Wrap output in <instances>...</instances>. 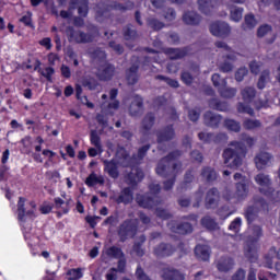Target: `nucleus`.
Returning a JSON list of instances; mask_svg holds the SVG:
<instances>
[{
  "label": "nucleus",
  "mask_w": 280,
  "mask_h": 280,
  "mask_svg": "<svg viewBox=\"0 0 280 280\" xmlns=\"http://www.w3.org/2000/svg\"><path fill=\"white\" fill-rule=\"evenodd\" d=\"M201 224L205 229H208V231H215V229H218V223L211 217H203Z\"/></svg>",
  "instance_id": "de8ad7c7"
},
{
  "label": "nucleus",
  "mask_w": 280,
  "mask_h": 280,
  "mask_svg": "<svg viewBox=\"0 0 280 280\" xmlns=\"http://www.w3.org/2000/svg\"><path fill=\"white\" fill-rule=\"evenodd\" d=\"M182 156H183V151L174 150L164 158L166 159V161H170L172 163V161H178V159H180Z\"/></svg>",
  "instance_id": "e2e57ef3"
},
{
  "label": "nucleus",
  "mask_w": 280,
  "mask_h": 280,
  "mask_svg": "<svg viewBox=\"0 0 280 280\" xmlns=\"http://www.w3.org/2000/svg\"><path fill=\"white\" fill-rule=\"evenodd\" d=\"M143 171L140 168H131V171H127L125 183L130 185V187H137V185L143 180Z\"/></svg>",
  "instance_id": "4468645a"
},
{
  "label": "nucleus",
  "mask_w": 280,
  "mask_h": 280,
  "mask_svg": "<svg viewBox=\"0 0 280 280\" xmlns=\"http://www.w3.org/2000/svg\"><path fill=\"white\" fill-rule=\"evenodd\" d=\"M147 25L153 30V32H161V30H163V27H165V23L161 22L159 19L156 18H149L147 20Z\"/></svg>",
  "instance_id": "79ce46f5"
},
{
  "label": "nucleus",
  "mask_w": 280,
  "mask_h": 280,
  "mask_svg": "<svg viewBox=\"0 0 280 280\" xmlns=\"http://www.w3.org/2000/svg\"><path fill=\"white\" fill-rule=\"evenodd\" d=\"M243 128L245 130H257V128H261V121L257 119L246 118L243 121Z\"/></svg>",
  "instance_id": "37998d69"
},
{
  "label": "nucleus",
  "mask_w": 280,
  "mask_h": 280,
  "mask_svg": "<svg viewBox=\"0 0 280 280\" xmlns=\"http://www.w3.org/2000/svg\"><path fill=\"white\" fill-rule=\"evenodd\" d=\"M91 143L92 145H95V148H97L98 150L100 148H102V141L96 130L91 131Z\"/></svg>",
  "instance_id": "052dcab7"
},
{
  "label": "nucleus",
  "mask_w": 280,
  "mask_h": 280,
  "mask_svg": "<svg viewBox=\"0 0 280 280\" xmlns=\"http://www.w3.org/2000/svg\"><path fill=\"white\" fill-rule=\"evenodd\" d=\"M165 54L170 60H180L189 54V48H166Z\"/></svg>",
  "instance_id": "aec40b11"
},
{
  "label": "nucleus",
  "mask_w": 280,
  "mask_h": 280,
  "mask_svg": "<svg viewBox=\"0 0 280 280\" xmlns=\"http://www.w3.org/2000/svg\"><path fill=\"white\" fill-rule=\"evenodd\" d=\"M257 26V20L255 19V15L247 14L245 15L244 24L242 25L243 30H254V27Z\"/></svg>",
  "instance_id": "49530a36"
},
{
  "label": "nucleus",
  "mask_w": 280,
  "mask_h": 280,
  "mask_svg": "<svg viewBox=\"0 0 280 280\" xmlns=\"http://www.w3.org/2000/svg\"><path fill=\"white\" fill-rule=\"evenodd\" d=\"M220 190L213 187L206 192L205 207L206 209H218L220 205Z\"/></svg>",
  "instance_id": "9b49d317"
},
{
  "label": "nucleus",
  "mask_w": 280,
  "mask_h": 280,
  "mask_svg": "<svg viewBox=\"0 0 280 280\" xmlns=\"http://www.w3.org/2000/svg\"><path fill=\"white\" fill-rule=\"evenodd\" d=\"M126 79L128 84H137L139 82V63H133L127 71H126Z\"/></svg>",
  "instance_id": "c85d7f7f"
},
{
  "label": "nucleus",
  "mask_w": 280,
  "mask_h": 280,
  "mask_svg": "<svg viewBox=\"0 0 280 280\" xmlns=\"http://www.w3.org/2000/svg\"><path fill=\"white\" fill-rule=\"evenodd\" d=\"M177 205L182 209H187L188 207H191V197L182 196L177 199Z\"/></svg>",
  "instance_id": "4d7b16f0"
},
{
  "label": "nucleus",
  "mask_w": 280,
  "mask_h": 280,
  "mask_svg": "<svg viewBox=\"0 0 280 280\" xmlns=\"http://www.w3.org/2000/svg\"><path fill=\"white\" fill-rule=\"evenodd\" d=\"M105 254L107 257H113L114 259H121L124 257V252L117 246L108 247Z\"/></svg>",
  "instance_id": "a18cd8bd"
},
{
  "label": "nucleus",
  "mask_w": 280,
  "mask_h": 280,
  "mask_svg": "<svg viewBox=\"0 0 280 280\" xmlns=\"http://www.w3.org/2000/svg\"><path fill=\"white\" fill-rule=\"evenodd\" d=\"M78 14H80V16L86 18L89 14V0H82V3L78 7Z\"/></svg>",
  "instance_id": "13d9d810"
},
{
  "label": "nucleus",
  "mask_w": 280,
  "mask_h": 280,
  "mask_svg": "<svg viewBox=\"0 0 280 280\" xmlns=\"http://www.w3.org/2000/svg\"><path fill=\"white\" fill-rule=\"evenodd\" d=\"M266 205V200L261 197H254V206H250L245 211V218L250 224L252 222H255L257 220V211L259 210V207H264Z\"/></svg>",
  "instance_id": "f8f14e48"
},
{
  "label": "nucleus",
  "mask_w": 280,
  "mask_h": 280,
  "mask_svg": "<svg viewBox=\"0 0 280 280\" xmlns=\"http://www.w3.org/2000/svg\"><path fill=\"white\" fill-rule=\"evenodd\" d=\"M215 268L219 272H231L235 268V259L231 256H221L215 260Z\"/></svg>",
  "instance_id": "ddd939ff"
},
{
  "label": "nucleus",
  "mask_w": 280,
  "mask_h": 280,
  "mask_svg": "<svg viewBox=\"0 0 280 280\" xmlns=\"http://www.w3.org/2000/svg\"><path fill=\"white\" fill-rule=\"evenodd\" d=\"M171 231L173 233H177L178 235H189V233H194V225L189 222H182L171 226Z\"/></svg>",
  "instance_id": "5701e85b"
},
{
  "label": "nucleus",
  "mask_w": 280,
  "mask_h": 280,
  "mask_svg": "<svg viewBox=\"0 0 280 280\" xmlns=\"http://www.w3.org/2000/svg\"><path fill=\"white\" fill-rule=\"evenodd\" d=\"M139 233V221L137 219H127L118 228L119 242L133 240Z\"/></svg>",
  "instance_id": "7ed1b4c3"
},
{
  "label": "nucleus",
  "mask_w": 280,
  "mask_h": 280,
  "mask_svg": "<svg viewBox=\"0 0 280 280\" xmlns=\"http://www.w3.org/2000/svg\"><path fill=\"white\" fill-rule=\"evenodd\" d=\"M246 75H248V68H246V67L240 68L235 72V80H236V82H243L244 78H246Z\"/></svg>",
  "instance_id": "bf43d9fd"
},
{
  "label": "nucleus",
  "mask_w": 280,
  "mask_h": 280,
  "mask_svg": "<svg viewBox=\"0 0 280 280\" xmlns=\"http://www.w3.org/2000/svg\"><path fill=\"white\" fill-rule=\"evenodd\" d=\"M272 155L268 152H259L254 158V163L258 170H265V167L270 163Z\"/></svg>",
  "instance_id": "412c9836"
},
{
  "label": "nucleus",
  "mask_w": 280,
  "mask_h": 280,
  "mask_svg": "<svg viewBox=\"0 0 280 280\" xmlns=\"http://www.w3.org/2000/svg\"><path fill=\"white\" fill-rule=\"evenodd\" d=\"M213 8H215L213 0H198V9L202 14L209 16L213 12Z\"/></svg>",
  "instance_id": "72a5a7b5"
},
{
  "label": "nucleus",
  "mask_w": 280,
  "mask_h": 280,
  "mask_svg": "<svg viewBox=\"0 0 280 280\" xmlns=\"http://www.w3.org/2000/svg\"><path fill=\"white\" fill-rule=\"evenodd\" d=\"M158 143H167L168 141H174L176 139V129L174 125H167L162 127L155 132Z\"/></svg>",
  "instance_id": "1a4fd4ad"
},
{
  "label": "nucleus",
  "mask_w": 280,
  "mask_h": 280,
  "mask_svg": "<svg viewBox=\"0 0 280 280\" xmlns=\"http://www.w3.org/2000/svg\"><path fill=\"white\" fill-rule=\"evenodd\" d=\"M258 279L259 280H277V273H272L270 271H264V270H260L258 272Z\"/></svg>",
  "instance_id": "680f3d73"
},
{
  "label": "nucleus",
  "mask_w": 280,
  "mask_h": 280,
  "mask_svg": "<svg viewBox=\"0 0 280 280\" xmlns=\"http://www.w3.org/2000/svg\"><path fill=\"white\" fill-rule=\"evenodd\" d=\"M135 9V2L127 1L125 3L114 2L109 5V10H116L117 12H128V10Z\"/></svg>",
  "instance_id": "f704fd0d"
},
{
  "label": "nucleus",
  "mask_w": 280,
  "mask_h": 280,
  "mask_svg": "<svg viewBox=\"0 0 280 280\" xmlns=\"http://www.w3.org/2000/svg\"><path fill=\"white\" fill-rule=\"evenodd\" d=\"M272 32V26L269 24L260 25L257 30V36L258 38H264V36H268Z\"/></svg>",
  "instance_id": "864d4df0"
},
{
  "label": "nucleus",
  "mask_w": 280,
  "mask_h": 280,
  "mask_svg": "<svg viewBox=\"0 0 280 280\" xmlns=\"http://www.w3.org/2000/svg\"><path fill=\"white\" fill-rule=\"evenodd\" d=\"M233 69H234L233 63L229 60H224L219 65V70L221 71V73H231Z\"/></svg>",
  "instance_id": "6e6d98bb"
},
{
  "label": "nucleus",
  "mask_w": 280,
  "mask_h": 280,
  "mask_svg": "<svg viewBox=\"0 0 280 280\" xmlns=\"http://www.w3.org/2000/svg\"><path fill=\"white\" fill-rule=\"evenodd\" d=\"M164 280H185V275L176 269H167L163 273Z\"/></svg>",
  "instance_id": "e433bc0d"
},
{
  "label": "nucleus",
  "mask_w": 280,
  "mask_h": 280,
  "mask_svg": "<svg viewBox=\"0 0 280 280\" xmlns=\"http://www.w3.org/2000/svg\"><path fill=\"white\" fill-rule=\"evenodd\" d=\"M195 255L197 259H200L201 261H209L211 258V248L207 245H197L195 247Z\"/></svg>",
  "instance_id": "cd10ccee"
},
{
  "label": "nucleus",
  "mask_w": 280,
  "mask_h": 280,
  "mask_svg": "<svg viewBox=\"0 0 280 280\" xmlns=\"http://www.w3.org/2000/svg\"><path fill=\"white\" fill-rule=\"evenodd\" d=\"M200 176L206 183H213L214 180H218V172H215V168L211 166H203L201 168Z\"/></svg>",
  "instance_id": "393cba45"
},
{
  "label": "nucleus",
  "mask_w": 280,
  "mask_h": 280,
  "mask_svg": "<svg viewBox=\"0 0 280 280\" xmlns=\"http://www.w3.org/2000/svg\"><path fill=\"white\" fill-rule=\"evenodd\" d=\"M244 256L246 259H248V261H250V264H255L257 259H259L255 243H246V246L244 247Z\"/></svg>",
  "instance_id": "a878e982"
},
{
  "label": "nucleus",
  "mask_w": 280,
  "mask_h": 280,
  "mask_svg": "<svg viewBox=\"0 0 280 280\" xmlns=\"http://www.w3.org/2000/svg\"><path fill=\"white\" fill-rule=\"evenodd\" d=\"M210 32L213 36H229L231 26L225 22H214L210 24Z\"/></svg>",
  "instance_id": "a211bd4d"
},
{
  "label": "nucleus",
  "mask_w": 280,
  "mask_h": 280,
  "mask_svg": "<svg viewBox=\"0 0 280 280\" xmlns=\"http://www.w3.org/2000/svg\"><path fill=\"white\" fill-rule=\"evenodd\" d=\"M264 237V230L260 225H252L250 235L247 236V244H257Z\"/></svg>",
  "instance_id": "b1692460"
},
{
  "label": "nucleus",
  "mask_w": 280,
  "mask_h": 280,
  "mask_svg": "<svg viewBox=\"0 0 280 280\" xmlns=\"http://www.w3.org/2000/svg\"><path fill=\"white\" fill-rule=\"evenodd\" d=\"M143 97L135 95L129 106V115H131V117H141V115H143Z\"/></svg>",
  "instance_id": "f3484780"
},
{
  "label": "nucleus",
  "mask_w": 280,
  "mask_h": 280,
  "mask_svg": "<svg viewBox=\"0 0 280 280\" xmlns=\"http://www.w3.org/2000/svg\"><path fill=\"white\" fill-rule=\"evenodd\" d=\"M176 253V246L171 243L162 242L153 247V255L158 259H167Z\"/></svg>",
  "instance_id": "0eeeda50"
},
{
  "label": "nucleus",
  "mask_w": 280,
  "mask_h": 280,
  "mask_svg": "<svg viewBox=\"0 0 280 280\" xmlns=\"http://www.w3.org/2000/svg\"><path fill=\"white\" fill-rule=\"evenodd\" d=\"M85 185H88V187H94V185H104V177L92 173L86 177Z\"/></svg>",
  "instance_id": "ea45409f"
},
{
  "label": "nucleus",
  "mask_w": 280,
  "mask_h": 280,
  "mask_svg": "<svg viewBox=\"0 0 280 280\" xmlns=\"http://www.w3.org/2000/svg\"><path fill=\"white\" fill-rule=\"evenodd\" d=\"M188 118L190 121H198L200 119V108L195 107L188 110Z\"/></svg>",
  "instance_id": "0e129e2a"
},
{
  "label": "nucleus",
  "mask_w": 280,
  "mask_h": 280,
  "mask_svg": "<svg viewBox=\"0 0 280 280\" xmlns=\"http://www.w3.org/2000/svg\"><path fill=\"white\" fill-rule=\"evenodd\" d=\"M248 196V180L236 183V197L238 200H244Z\"/></svg>",
  "instance_id": "c9c22d12"
},
{
  "label": "nucleus",
  "mask_w": 280,
  "mask_h": 280,
  "mask_svg": "<svg viewBox=\"0 0 280 280\" xmlns=\"http://www.w3.org/2000/svg\"><path fill=\"white\" fill-rule=\"evenodd\" d=\"M132 189L130 187H126L121 190L120 195L116 198L117 205H129L133 200Z\"/></svg>",
  "instance_id": "c756f323"
},
{
  "label": "nucleus",
  "mask_w": 280,
  "mask_h": 280,
  "mask_svg": "<svg viewBox=\"0 0 280 280\" xmlns=\"http://www.w3.org/2000/svg\"><path fill=\"white\" fill-rule=\"evenodd\" d=\"M246 279V270L240 268L234 275L231 277V280H245Z\"/></svg>",
  "instance_id": "774afa93"
},
{
  "label": "nucleus",
  "mask_w": 280,
  "mask_h": 280,
  "mask_svg": "<svg viewBox=\"0 0 280 280\" xmlns=\"http://www.w3.org/2000/svg\"><path fill=\"white\" fill-rule=\"evenodd\" d=\"M208 106L212 110H219L220 113H226L230 108L226 101H222L218 97L210 98L208 101Z\"/></svg>",
  "instance_id": "4be33fe9"
},
{
  "label": "nucleus",
  "mask_w": 280,
  "mask_h": 280,
  "mask_svg": "<svg viewBox=\"0 0 280 280\" xmlns=\"http://www.w3.org/2000/svg\"><path fill=\"white\" fill-rule=\"evenodd\" d=\"M136 200L139 207H142L143 209H152L153 207H156V201L154 198L145 195L137 196Z\"/></svg>",
  "instance_id": "7c9ffc66"
},
{
  "label": "nucleus",
  "mask_w": 280,
  "mask_h": 280,
  "mask_svg": "<svg viewBox=\"0 0 280 280\" xmlns=\"http://www.w3.org/2000/svg\"><path fill=\"white\" fill-rule=\"evenodd\" d=\"M243 12H244V9H242V8H232L231 9L232 21H235V23H240V21H242Z\"/></svg>",
  "instance_id": "5fc2aeb1"
},
{
  "label": "nucleus",
  "mask_w": 280,
  "mask_h": 280,
  "mask_svg": "<svg viewBox=\"0 0 280 280\" xmlns=\"http://www.w3.org/2000/svg\"><path fill=\"white\" fill-rule=\"evenodd\" d=\"M183 167V162H175L172 164L167 158H162L156 166V174L162 176L163 178H167L170 176H176L177 172H180Z\"/></svg>",
  "instance_id": "20e7f679"
},
{
  "label": "nucleus",
  "mask_w": 280,
  "mask_h": 280,
  "mask_svg": "<svg viewBox=\"0 0 280 280\" xmlns=\"http://www.w3.org/2000/svg\"><path fill=\"white\" fill-rule=\"evenodd\" d=\"M211 80L219 95L224 100H231L237 95V89L229 86L226 79H222L219 73L212 74Z\"/></svg>",
  "instance_id": "39448f33"
},
{
  "label": "nucleus",
  "mask_w": 280,
  "mask_h": 280,
  "mask_svg": "<svg viewBox=\"0 0 280 280\" xmlns=\"http://www.w3.org/2000/svg\"><path fill=\"white\" fill-rule=\"evenodd\" d=\"M30 206L31 210L25 211V198L20 197L18 202V220L20 222H25V215H27L31 220L36 218V214L34 213L36 211V202L31 201Z\"/></svg>",
  "instance_id": "6e6552de"
},
{
  "label": "nucleus",
  "mask_w": 280,
  "mask_h": 280,
  "mask_svg": "<svg viewBox=\"0 0 280 280\" xmlns=\"http://www.w3.org/2000/svg\"><path fill=\"white\" fill-rule=\"evenodd\" d=\"M122 36L125 40H137L139 38V33L132 24H127L122 27Z\"/></svg>",
  "instance_id": "2f4dec72"
},
{
  "label": "nucleus",
  "mask_w": 280,
  "mask_h": 280,
  "mask_svg": "<svg viewBox=\"0 0 280 280\" xmlns=\"http://www.w3.org/2000/svg\"><path fill=\"white\" fill-rule=\"evenodd\" d=\"M88 32L75 31L73 26H68L66 28V36L68 37L69 43H77L79 45H86L89 43H94L95 38L100 36V28L93 24L86 26Z\"/></svg>",
  "instance_id": "f03ea898"
},
{
  "label": "nucleus",
  "mask_w": 280,
  "mask_h": 280,
  "mask_svg": "<svg viewBox=\"0 0 280 280\" xmlns=\"http://www.w3.org/2000/svg\"><path fill=\"white\" fill-rule=\"evenodd\" d=\"M275 255H277V247H271L264 256V262L262 266L264 268H268L269 270H272V259H275Z\"/></svg>",
  "instance_id": "4c0bfd02"
},
{
  "label": "nucleus",
  "mask_w": 280,
  "mask_h": 280,
  "mask_svg": "<svg viewBox=\"0 0 280 280\" xmlns=\"http://www.w3.org/2000/svg\"><path fill=\"white\" fill-rule=\"evenodd\" d=\"M155 215L158 218H161L162 220H171V218H174V215L172 214V212H170V210L163 209V208H156Z\"/></svg>",
  "instance_id": "603ef678"
},
{
  "label": "nucleus",
  "mask_w": 280,
  "mask_h": 280,
  "mask_svg": "<svg viewBox=\"0 0 280 280\" xmlns=\"http://www.w3.org/2000/svg\"><path fill=\"white\" fill-rule=\"evenodd\" d=\"M182 21L185 23V25H200V22L202 21V16L198 14L196 11H186L183 16Z\"/></svg>",
  "instance_id": "6ab92c4d"
},
{
  "label": "nucleus",
  "mask_w": 280,
  "mask_h": 280,
  "mask_svg": "<svg viewBox=\"0 0 280 280\" xmlns=\"http://www.w3.org/2000/svg\"><path fill=\"white\" fill-rule=\"evenodd\" d=\"M270 82V70L266 69L262 70L258 82H257V89L264 90L266 89V83Z\"/></svg>",
  "instance_id": "a19ab883"
},
{
  "label": "nucleus",
  "mask_w": 280,
  "mask_h": 280,
  "mask_svg": "<svg viewBox=\"0 0 280 280\" xmlns=\"http://www.w3.org/2000/svg\"><path fill=\"white\" fill-rule=\"evenodd\" d=\"M199 140L203 141V143H213V133L211 132H199Z\"/></svg>",
  "instance_id": "69168bd1"
},
{
  "label": "nucleus",
  "mask_w": 280,
  "mask_h": 280,
  "mask_svg": "<svg viewBox=\"0 0 280 280\" xmlns=\"http://www.w3.org/2000/svg\"><path fill=\"white\" fill-rule=\"evenodd\" d=\"M255 180H256L257 185H259L261 187V188H259L260 194H264L268 198H271V200H273L275 202L279 201V199H277V197L279 198L280 192L275 191V188L270 187L271 182H270V177L268 175L260 173L255 176ZM275 196H277V197H275Z\"/></svg>",
  "instance_id": "423d86ee"
},
{
  "label": "nucleus",
  "mask_w": 280,
  "mask_h": 280,
  "mask_svg": "<svg viewBox=\"0 0 280 280\" xmlns=\"http://www.w3.org/2000/svg\"><path fill=\"white\" fill-rule=\"evenodd\" d=\"M224 126L228 130H231V132H240V130H242V125L235 119H225Z\"/></svg>",
  "instance_id": "c03bdc74"
},
{
  "label": "nucleus",
  "mask_w": 280,
  "mask_h": 280,
  "mask_svg": "<svg viewBox=\"0 0 280 280\" xmlns=\"http://www.w3.org/2000/svg\"><path fill=\"white\" fill-rule=\"evenodd\" d=\"M82 86H84V89H89V91H95V89H97L98 83L97 80L90 78V79H83L81 81Z\"/></svg>",
  "instance_id": "8fccbe9b"
},
{
  "label": "nucleus",
  "mask_w": 280,
  "mask_h": 280,
  "mask_svg": "<svg viewBox=\"0 0 280 280\" xmlns=\"http://www.w3.org/2000/svg\"><path fill=\"white\" fill-rule=\"evenodd\" d=\"M82 279V269H71L68 271V280Z\"/></svg>",
  "instance_id": "338daca9"
},
{
  "label": "nucleus",
  "mask_w": 280,
  "mask_h": 280,
  "mask_svg": "<svg viewBox=\"0 0 280 280\" xmlns=\"http://www.w3.org/2000/svg\"><path fill=\"white\" fill-rule=\"evenodd\" d=\"M114 75H115V66L110 63H105L104 66H101L96 72V77L102 82H108L109 80H113Z\"/></svg>",
  "instance_id": "dca6fc26"
},
{
  "label": "nucleus",
  "mask_w": 280,
  "mask_h": 280,
  "mask_svg": "<svg viewBox=\"0 0 280 280\" xmlns=\"http://www.w3.org/2000/svg\"><path fill=\"white\" fill-rule=\"evenodd\" d=\"M246 145L241 141H232L223 150L222 159L225 166L230 170H240L246 159Z\"/></svg>",
  "instance_id": "f257e3e1"
},
{
  "label": "nucleus",
  "mask_w": 280,
  "mask_h": 280,
  "mask_svg": "<svg viewBox=\"0 0 280 280\" xmlns=\"http://www.w3.org/2000/svg\"><path fill=\"white\" fill-rule=\"evenodd\" d=\"M203 124L208 128H220V124H222V115L215 114L212 110H207L203 114Z\"/></svg>",
  "instance_id": "2eb2a0df"
},
{
  "label": "nucleus",
  "mask_w": 280,
  "mask_h": 280,
  "mask_svg": "<svg viewBox=\"0 0 280 280\" xmlns=\"http://www.w3.org/2000/svg\"><path fill=\"white\" fill-rule=\"evenodd\" d=\"M237 112L244 113L245 115H249L250 117H255V109L250 107V105L245 103H238L237 104Z\"/></svg>",
  "instance_id": "09e8293b"
},
{
  "label": "nucleus",
  "mask_w": 280,
  "mask_h": 280,
  "mask_svg": "<svg viewBox=\"0 0 280 280\" xmlns=\"http://www.w3.org/2000/svg\"><path fill=\"white\" fill-rule=\"evenodd\" d=\"M198 75H200V67L198 65H192L187 70L180 72V80L186 86H191L194 80H196Z\"/></svg>",
  "instance_id": "9d476101"
},
{
  "label": "nucleus",
  "mask_w": 280,
  "mask_h": 280,
  "mask_svg": "<svg viewBox=\"0 0 280 280\" xmlns=\"http://www.w3.org/2000/svg\"><path fill=\"white\" fill-rule=\"evenodd\" d=\"M155 119L154 114L148 113L142 119V130H145V132L152 130Z\"/></svg>",
  "instance_id": "58836bf2"
},
{
  "label": "nucleus",
  "mask_w": 280,
  "mask_h": 280,
  "mask_svg": "<svg viewBox=\"0 0 280 280\" xmlns=\"http://www.w3.org/2000/svg\"><path fill=\"white\" fill-rule=\"evenodd\" d=\"M241 95L246 104H250L257 97V90L254 86H245L241 90Z\"/></svg>",
  "instance_id": "473e14b6"
},
{
  "label": "nucleus",
  "mask_w": 280,
  "mask_h": 280,
  "mask_svg": "<svg viewBox=\"0 0 280 280\" xmlns=\"http://www.w3.org/2000/svg\"><path fill=\"white\" fill-rule=\"evenodd\" d=\"M262 67H264V63L261 61L254 60L249 62V71L254 75H259V73H261Z\"/></svg>",
  "instance_id": "3c124183"
},
{
  "label": "nucleus",
  "mask_w": 280,
  "mask_h": 280,
  "mask_svg": "<svg viewBox=\"0 0 280 280\" xmlns=\"http://www.w3.org/2000/svg\"><path fill=\"white\" fill-rule=\"evenodd\" d=\"M103 164L105 172L110 176V178H119V168L117 167V162L115 160H104Z\"/></svg>",
  "instance_id": "bb28decb"
}]
</instances>
